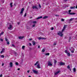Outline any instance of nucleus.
<instances>
[{
	"label": "nucleus",
	"instance_id": "nucleus-59",
	"mask_svg": "<svg viewBox=\"0 0 77 77\" xmlns=\"http://www.w3.org/2000/svg\"><path fill=\"white\" fill-rule=\"evenodd\" d=\"M69 6H66L65 7V8H66V7H68Z\"/></svg>",
	"mask_w": 77,
	"mask_h": 77
},
{
	"label": "nucleus",
	"instance_id": "nucleus-20",
	"mask_svg": "<svg viewBox=\"0 0 77 77\" xmlns=\"http://www.w3.org/2000/svg\"><path fill=\"white\" fill-rule=\"evenodd\" d=\"M35 43H36V42H35V41H32V44H33V45H35Z\"/></svg>",
	"mask_w": 77,
	"mask_h": 77
},
{
	"label": "nucleus",
	"instance_id": "nucleus-52",
	"mask_svg": "<svg viewBox=\"0 0 77 77\" xmlns=\"http://www.w3.org/2000/svg\"><path fill=\"white\" fill-rule=\"evenodd\" d=\"M32 38H31V39H29V41H32Z\"/></svg>",
	"mask_w": 77,
	"mask_h": 77
},
{
	"label": "nucleus",
	"instance_id": "nucleus-57",
	"mask_svg": "<svg viewBox=\"0 0 77 77\" xmlns=\"http://www.w3.org/2000/svg\"><path fill=\"white\" fill-rule=\"evenodd\" d=\"M75 8H76V9H77V5H76V6Z\"/></svg>",
	"mask_w": 77,
	"mask_h": 77
},
{
	"label": "nucleus",
	"instance_id": "nucleus-44",
	"mask_svg": "<svg viewBox=\"0 0 77 77\" xmlns=\"http://www.w3.org/2000/svg\"><path fill=\"white\" fill-rule=\"evenodd\" d=\"M35 26V25L34 24V25H32V27H34Z\"/></svg>",
	"mask_w": 77,
	"mask_h": 77
},
{
	"label": "nucleus",
	"instance_id": "nucleus-41",
	"mask_svg": "<svg viewBox=\"0 0 77 77\" xmlns=\"http://www.w3.org/2000/svg\"><path fill=\"white\" fill-rule=\"evenodd\" d=\"M15 65H18V62H16L15 63Z\"/></svg>",
	"mask_w": 77,
	"mask_h": 77
},
{
	"label": "nucleus",
	"instance_id": "nucleus-62",
	"mask_svg": "<svg viewBox=\"0 0 77 77\" xmlns=\"http://www.w3.org/2000/svg\"><path fill=\"white\" fill-rule=\"evenodd\" d=\"M73 51H74L75 49H74L73 48Z\"/></svg>",
	"mask_w": 77,
	"mask_h": 77
},
{
	"label": "nucleus",
	"instance_id": "nucleus-4",
	"mask_svg": "<svg viewBox=\"0 0 77 77\" xmlns=\"http://www.w3.org/2000/svg\"><path fill=\"white\" fill-rule=\"evenodd\" d=\"M57 34L59 35V36H60L61 37H62L63 36V34H62V32H61L59 31V32L57 33Z\"/></svg>",
	"mask_w": 77,
	"mask_h": 77
},
{
	"label": "nucleus",
	"instance_id": "nucleus-1",
	"mask_svg": "<svg viewBox=\"0 0 77 77\" xmlns=\"http://www.w3.org/2000/svg\"><path fill=\"white\" fill-rule=\"evenodd\" d=\"M65 52L66 53V54L68 56H71V54H70V52H69V51H68L67 50H66L65 51Z\"/></svg>",
	"mask_w": 77,
	"mask_h": 77
},
{
	"label": "nucleus",
	"instance_id": "nucleus-8",
	"mask_svg": "<svg viewBox=\"0 0 77 77\" xmlns=\"http://www.w3.org/2000/svg\"><path fill=\"white\" fill-rule=\"evenodd\" d=\"M65 63H63L62 62H61L60 63V66H62V65H65Z\"/></svg>",
	"mask_w": 77,
	"mask_h": 77
},
{
	"label": "nucleus",
	"instance_id": "nucleus-17",
	"mask_svg": "<svg viewBox=\"0 0 77 77\" xmlns=\"http://www.w3.org/2000/svg\"><path fill=\"white\" fill-rule=\"evenodd\" d=\"M12 4H13V3H12V2L10 4V5L11 6V8H12V6H13L12 5Z\"/></svg>",
	"mask_w": 77,
	"mask_h": 77
},
{
	"label": "nucleus",
	"instance_id": "nucleus-13",
	"mask_svg": "<svg viewBox=\"0 0 77 77\" xmlns=\"http://www.w3.org/2000/svg\"><path fill=\"white\" fill-rule=\"evenodd\" d=\"M10 67H12V66H13V64L12 63L10 62Z\"/></svg>",
	"mask_w": 77,
	"mask_h": 77
},
{
	"label": "nucleus",
	"instance_id": "nucleus-12",
	"mask_svg": "<svg viewBox=\"0 0 77 77\" xmlns=\"http://www.w3.org/2000/svg\"><path fill=\"white\" fill-rule=\"evenodd\" d=\"M5 48H3L2 49V51L0 52L1 54H2V53H3L4 52V51H5Z\"/></svg>",
	"mask_w": 77,
	"mask_h": 77
},
{
	"label": "nucleus",
	"instance_id": "nucleus-3",
	"mask_svg": "<svg viewBox=\"0 0 77 77\" xmlns=\"http://www.w3.org/2000/svg\"><path fill=\"white\" fill-rule=\"evenodd\" d=\"M71 12V10H70L69 11V13H68V14H69V15H75V13H70Z\"/></svg>",
	"mask_w": 77,
	"mask_h": 77
},
{
	"label": "nucleus",
	"instance_id": "nucleus-63",
	"mask_svg": "<svg viewBox=\"0 0 77 77\" xmlns=\"http://www.w3.org/2000/svg\"><path fill=\"white\" fill-rule=\"evenodd\" d=\"M56 16H58V15H56Z\"/></svg>",
	"mask_w": 77,
	"mask_h": 77
},
{
	"label": "nucleus",
	"instance_id": "nucleus-29",
	"mask_svg": "<svg viewBox=\"0 0 77 77\" xmlns=\"http://www.w3.org/2000/svg\"><path fill=\"white\" fill-rule=\"evenodd\" d=\"M32 23H33V24H36V21H34L32 22Z\"/></svg>",
	"mask_w": 77,
	"mask_h": 77
},
{
	"label": "nucleus",
	"instance_id": "nucleus-15",
	"mask_svg": "<svg viewBox=\"0 0 77 77\" xmlns=\"http://www.w3.org/2000/svg\"><path fill=\"white\" fill-rule=\"evenodd\" d=\"M42 18V17L40 16V17H38L36 19V20H38V19H40V18Z\"/></svg>",
	"mask_w": 77,
	"mask_h": 77
},
{
	"label": "nucleus",
	"instance_id": "nucleus-47",
	"mask_svg": "<svg viewBox=\"0 0 77 77\" xmlns=\"http://www.w3.org/2000/svg\"><path fill=\"white\" fill-rule=\"evenodd\" d=\"M29 45H30V46H31V45H32V44H31V43H29Z\"/></svg>",
	"mask_w": 77,
	"mask_h": 77
},
{
	"label": "nucleus",
	"instance_id": "nucleus-50",
	"mask_svg": "<svg viewBox=\"0 0 77 77\" xmlns=\"http://www.w3.org/2000/svg\"><path fill=\"white\" fill-rule=\"evenodd\" d=\"M29 72H30V71L29 70H28L27 71L28 73H29Z\"/></svg>",
	"mask_w": 77,
	"mask_h": 77
},
{
	"label": "nucleus",
	"instance_id": "nucleus-10",
	"mask_svg": "<svg viewBox=\"0 0 77 77\" xmlns=\"http://www.w3.org/2000/svg\"><path fill=\"white\" fill-rule=\"evenodd\" d=\"M24 11V8H22L21 10V11L20 12V14H23V11Z\"/></svg>",
	"mask_w": 77,
	"mask_h": 77
},
{
	"label": "nucleus",
	"instance_id": "nucleus-18",
	"mask_svg": "<svg viewBox=\"0 0 77 77\" xmlns=\"http://www.w3.org/2000/svg\"><path fill=\"white\" fill-rule=\"evenodd\" d=\"M37 66L38 68V69H39V68H41V67H40V66H39V64H38L37 65Z\"/></svg>",
	"mask_w": 77,
	"mask_h": 77
},
{
	"label": "nucleus",
	"instance_id": "nucleus-30",
	"mask_svg": "<svg viewBox=\"0 0 77 77\" xmlns=\"http://www.w3.org/2000/svg\"><path fill=\"white\" fill-rule=\"evenodd\" d=\"M65 21V19L62 18L61 19V21Z\"/></svg>",
	"mask_w": 77,
	"mask_h": 77
},
{
	"label": "nucleus",
	"instance_id": "nucleus-39",
	"mask_svg": "<svg viewBox=\"0 0 77 77\" xmlns=\"http://www.w3.org/2000/svg\"><path fill=\"white\" fill-rule=\"evenodd\" d=\"M71 52L72 53H74V51L72 50L71 51Z\"/></svg>",
	"mask_w": 77,
	"mask_h": 77
},
{
	"label": "nucleus",
	"instance_id": "nucleus-38",
	"mask_svg": "<svg viewBox=\"0 0 77 77\" xmlns=\"http://www.w3.org/2000/svg\"><path fill=\"white\" fill-rule=\"evenodd\" d=\"M64 30H65V29H63L61 31V32H62V33H63V31H64Z\"/></svg>",
	"mask_w": 77,
	"mask_h": 77
},
{
	"label": "nucleus",
	"instance_id": "nucleus-6",
	"mask_svg": "<svg viewBox=\"0 0 77 77\" xmlns=\"http://www.w3.org/2000/svg\"><path fill=\"white\" fill-rule=\"evenodd\" d=\"M38 39L40 40V39H46V38L44 37H39L38 38Z\"/></svg>",
	"mask_w": 77,
	"mask_h": 77
},
{
	"label": "nucleus",
	"instance_id": "nucleus-64",
	"mask_svg": "<svg viewBox=\"0 0 77 77\" xmlns=\"http://www.w3.org/2000/svg\"><path fill=\"white\" fill-rule=\"evenodd\" d=\"M69 50H70V51H71V49L70 48L69 49Z\"/></svg>",
	"mask_w": 77,
	"mask_h": 77
},
{
	"label": "nucleus",
	"instance_id": "nucleus-35",
	"mask_svg": "<svg viewBox=\"0 0 77 77\" xmlns=\"http://www.w3.org/2000/svg\"><path fill=\"white\" fill-rule=\"evenodd\" d=\"M42 52H45V49H43L42 51Z\"/></svg>",
	"mask_w": 77,
	"mask_h": 77
},
{
	"label": "nucleus",
	"instance_id": "nucleus-23",
	"mask_svg": "<svg viewBox=\"0 0 77 77\" xmlns=\"http://www.w3.org/2000/svg\"><path fill=\"white\" fill-rule=\"evenodd\" d=\"M45 55H46V56H49L50 55V53H46L45 54Z\"/></svg>",
	"mask_w": 77,
	"mask_h": 77
},
{
	"label": "nucleus",
	"instance_id": "nucleus-14",
	"mask_svg": "<svg viewBox=\"0 0 77 77\" xmlns=\"http://www.w3.org/2000/svg\"><path fill=\"white\" fill-rule=\"evenodd\" d=\"M24 37V36H20L19 37V39H23Z\"/></svg>",
	"mask_w": 77,
	"mask_h": 77
},
{
	"label": "nucleus",
	"instance_id": "nucleus-34",
	"mask_svg": "<svg viewBox=\"0 0 77 77\" xmlns=\"http://www.w3.org/2000/svg\"><path fill=\"white\" fill-rule=\"evenodd\" d=\"M67 68L68 69H69V68H70V67L69 66H67Z\"/></svg>",
	"mask_w": 77,
	"mask_h": 77
},
{
	"label": "nucleus",
	"instance_id": "nucleus-5",
	"mask_svg": "<svg viewBox=\"0 0 77 77\" xmlns=\"http://www.w3.org/2000/svg\"><path fill=\"white\" fill-rule=\"evenodd\" d=\"M32 8L33 9H38V8L36 5H34L32 6Z\"/></svg>",
	"mask_w": 77,
	"mask_h": 77
},
{
	"label": "nucleus",
	"instance_id": "nucleus-11",
	"mask_svg": "<svg viewBox=\"0 0 77 77\" xmlns=\"http://www.w3.org/2000/svg\"><path fill=\"white\" fill-rule=\"evenodd\" d=\"M59 72H60V70H59L57 72H55L54 73V75H57V74H59Z\"/></svg>",
	"mask_w": 77,
	"mask_h": 77
},
{
	"label": "nucleus",
	"instance_id": "nucleus-40",
	"mask_svg": "<svg viewBox=\"0 0 77 77\" xmlns=\"http://www.w3.org/2000/svg\"><path fill=\"white\" fill-rule=\"evenodd\" d=\"M2 3H4V2H5V0H2Z\"/></svg>",
	"mask_w": 77,
	"mask_h": 77
},
{
	"label": "nucleus",
	"instance_id": "nucleus-25",
	"mask_svg": "<svg viewBox=\"0 0 77 77\" xmlns=\"http://www.w3.org/2000/svg\"><path fill=\"white\" fill-rule=\"evenodd\" d=\"M73 72H75L76 71V69H75V68H74L73 69Z\"/></svg>",
	"mask_w": 77,
	"mask_h": 77
},
{
	"label": "nucleus",
	"instance_id": "nucleus-45",
	"mask_svg": "<svg viewBox=\"0 0 77 77\" xmlns=\"http://www.w3.org/2000/svg\"><path fill=\"white\" fill-rule=\"evenodd\" d=\"M39 7L40 8H41V5L39 4Z\"/></svg>",
	"mask_w": 77,
	"mask_h": 77
},
{
	"label": "nucleus",
	"instance_id": "nucleus-36",
	"mask_svg": "<svg viewBox=\"0 0 77 77\" xmlns=\"http://www.w3.org/2000/svg\"><path fill=\"white\" fill-rule=\"evenodd\" d=\"M14 53L15 55H16V54H17V52H15V51L14 52Z\"/></svg>",
	"mask_w": 77,
	"mask_h": 77
},
{
	"label": "nucleus",
	"instance_id": "nucleus-54",
	"mask_svg": "<svg viewBox=\"0 0 77 77\" xmlns=\"http://www.w3.org/2000/svg\"><path fill=\"white\" fill-rule=\"evenodd\" d=\"M17 24H18V25H19V24H20V22L17 23Z\"/></svg>",
	"mask_w": 77,
	"mask_h": 77
},
{
	"label": "nucleus",
	"instance_id": "nucleus-28",
	"mask_svg": "<svg viewBox=\"0 0 77 77\" xmlns=\"http://www.w3.org/2000/svg\"><path fill=\"white\" fill-rule=\"evenodd\" d=\"M24 48H25V46H23L22 47V49L24 50Z\"/></svg>",
	"mask_w": 77,
	"mask_h": 77
},
{
	"label": "nucleus",
	"instance_id": "nucleus-43",
	"mask_svg": "<svg viewBox=\"0 0 77 77\" xmlns=\"http://www.w3.org/2000/svg\"><path fill=\"white\" fill-rule=\"evenodd\" d=\"M4 33V32H2L0 34L2 35H3Z\"/></svg>",
	"mask_w": 77,
	"mask_h": 77
},
{
	"label": "nucleus",
	"instance_id": "nucleus-55",
	"mask_svg": "<svg viewBox=\"0 0 77 77\" xmlns=\"http://www.w3.org/2000/svg\"><path fill=\"white\" fill-rule=\"evenodd\" d=\"M71 39V37H69V40H70V39Z\"/></svg>",
	"mask_w": 77,
	"mask_h": 77
},
{
	"label": "nucleus",
	"instance_id": "nucleus-61",
	"mask_svg": "<svg viewBox=\"0 0 77 77\" xmlns=\"http://www.w3.org/2000/svg\"><path fill=\"white\" fill-rule=\"evenodd\" d=\"M30 18H32V17H30Z\"/></svg>",
	"mask_w": 77,
	"mask_h": 77
},
{
	"label": "nucleus",
	"instance_id": "nucleus-48",
	"mask_svg": "<svg viewBox=\"0 0 77 77\" xmlns=\"http://www.w3.org/2000/svg\"><path fill=\"white\" fill-rule=\"evenodd\" d=\"M51 29L52 30H53V29H54V28L52 27L51 28Z\"/></svg>",
	"mask_w": 77,
	"mask_h": 77
},
{
	"label": "nucleus",
	"instance_id": "nucleus-22",
	"mask_svg": "<svg viewBox=\"0 0 77 77\" xmlns=\"http://www.w3.org/2000/svg\"><path fill=\"white\" fill-rule=\"evenodd\" d=\"M54 65H55L56 64V63H57V61L54 60Z\"/></svg>",
	"mask_w": 77,
	"mask_h": 77
},
{
	"label": "nucleus",
	"instance_id": "nucleus-32",
	"mask_svg": "<svg viewBox=\"0 0 77 77\" xmlns=\"http://www.w3.org/2000/svg\"><path fill=\"white\" fill-rule=\"evenodd\" d=\"M1 57H2V58H4V57H5V56H4V55H2L1 56Z\"/></svg>",
	"mask_w": 77,
	"mask_h": 77
},
{
	"label": "nucleus",
	"instance_id": "nucleus-2",
	"mask_svg": "<svg viewBox=\"0 0 77 77\" xmlns=\"http://www.w3.org/2000/svg\"><path fill=\"white\" fill-rule=\"evenodd\" d=\"M48 66H52L53 65V63H51L50 61H48Z\"/></svg>",
	"mask_w": 77,
	"mask_h": 77
},
{
	"label": "nucleus",
	"instance_id": "nucleus-60",
	"mask_svg": "<svg viewBox=\"0 0 77 77\" xmlns=\"http://www.w3.org/2000/svg\"><path fill=\"white\" fill-rule=\"evenodd\" d=\"M28 77H31V76H29Z\"/></svg>",
	"mask_w": 77,
	"mask_h": 77
},
{
	"label": "nucleus",
	"instance_id": "nucleus-27",
	"mask_svg": "<svg viewBox=\"0 0 77 77\" xmlns=\"http://www.w3.org/2000/svg\"><path fill=\"white\" fill-rule=\"evenodd\" d=\"M7 45H9V44H10V43H9V42L8 41H7Z\"/></svg>",
	"mask_w": 77,
	"mask_h": 77
},
{
	"label": "nucleus",
	"instance_id": "nucleus-51",
	"mask_svg": "<svg viewBox=\"0 0 77 77\" xmlns=\"http://www.w3.org/2000/svg\"><path fill=\"white\" fill-rule=\"evenodd\" d=\"M2 77V74H1L0 75V77Z\"/></svg>",
	"mask_w": 77,
	"mask_h": 77
},
{
	"label": "nucleus",
	"instance_id": "nucleus-53",
	"mask_svg": "<svg viewBox=\"0 0 77 77\" xmlns=\"http://www.w3.org/2000/svg\"><path fill=\"white\" fill-rule=\"evenodd\" d=\"M69 71H71V69L69 68Z\"/></svg>",
	"mask_w": 77,
	"mask_h": 77
},
{
	"label": "nucleus",
	"instance_id": "nucleus-56",
	"mask_svg": "<svg viewBox=\"0 0 77 77\" xmlns=\"http://www.w3.org/2000/svg\"><path fill=\"white\" fill-rule=\"evenodd\" d=\"M4 65V63H3L2 64V66H3Z\"/></svg>",
	"mask_w": 77,
	"mask_h": 77
},
{
	"label": "nucleus",
	"instance_id": "nucleus-49",
	"mask_svg": "<svg viewBox=\"0 0 77 77\" xmlns=\"http://www.w3.org/2000/svg\"><path fill=\"white\" fill-rule=\"evenodd\" d=\"M38 48H40V46L39 45L38 46Z\"/></svg>",
	"mask_w": 77,
	"mask_h": 77
},
{
	"label": "nucleus",
	"instance_id": "nucleus-16",
	"mask_svg": "<svg viewBox=\"0 0 77 77\" xmlns=\"http://www.w3.org/2000/svg\"><path fill=\"white\" fill-rule=\"evenodd\" d=\"M67 26V25H64L63 26V29H64V30H65V29H66V27Z\"/></svg>",
	"mask_w": 77,
	"mask_h": 77
},
{
	"label": "nucleus",
	"instance_id": "nucleus-33",
	"mask_svg": "<svg viewBox=\"0 0 77 77\" xmlns=\"http://www.w3.org/2000/svg\"><path fill=\"white\" fill-rule=\"evenodd\" d=\"M5 40L6 41H8V38H6V37L5 38Z\"/></svg>",
	"mask_w": 77,
	"mask_h": 77
},
{
	"label": "nucleus",
	"instance_id": "nucleus-31",
	"mask_svg": "<svg viewBox=\"0 0 77 77\" xmlns=\"http://www.w3.org/2000/svg\"><path fill=\"white\" fill-rule=\"evenodd\" d=\"M11 47H15V46L14 44L12 45Z\"/></svg>",
	"mask_w": 77,
	"mask_h": 77
},
{
	"label": "nucleus",
	"instance_id": "nucleus-46",
	"mask_svg": "<svg viewBox=\"0 0 77 77\" xmlns=\"http://www.w3.org/2000/svg\"><path fill=\"white\" fill-rule=\"evenodd\" d=\"M56 45V43H55L53 44V45Z\"/></svg>",
	"mask_w": 77,
	"mask_h": 77
},
{
	"label": "nucleus",
	"instance_id": "nucleus-42",
	"mask_svg": "<svg viewBox=\"0 0 77 77\" xmlns=\"http://www.w3.org/2000/svg\"><path fill=\"white\" fill-rule=\"evenodd\" d=\"M26 15H27V14H26V13L25 14V15H24V17H26Z\"/></svg>",
	"mask_w": 77,
	"mask_h": 77
},
{
	"label": "nucleus",
	"instance_id": "nucleus-26",
	"mask_svg": "<svg viewBox=\"0 0 77 77\" xmlns=\"http://www.w3.org/2000/svg\"><path fill=\"white\" fill-rule=\"evenodd\" d=\"M75 7H70V9H74Z\"/></svg>",
	"mask_w": 77,
	"mask_h": 77
},
{
	"label": "nucleus",
	"instance_id": "nucleus-7",
	"mask_svg": "<svg viewBox=\"0 0 77 77\" xmlns=\"http://www.w3.org/2000/svg\"><path fill=\"white\" fill-rule=\"evenodd\" d=\"M32 71L34 73H35V74H38V71L35 70H34V69H32Z\"/></svg>",
	"mask_w": 77,
	"mask_h": 77
},
{
	"label": "nucleus",
	"instance_id": "nucleus-24",
	"mask_svg": "<svg viewBox=\"0 0 77 77\" xmlns=\"http://www.w3.org/2000/svg\"><path fill=\"white\" fill-rule=\"evenodd\" d=\"M38 61H37L34 64V66H36V65H37V64H38Z\"/></svg>",
	"mask_w": 77,
	"mask_h": 77
},
{
	"label": "nucleus",
	"instance_id": "nucleus-9",
	"mask_svg": "<svg viewBox=\"0 0 77 77\" xmlns=\"http://www.w3.org/2000/svg\"><path fill=\"white\" fill-rule=\"evenodd\" d=\"M12 27V25L10 24L9 25V27H8V29L9 30H11V28Z\"/></svg>",
	"mask_w": 77,
	"mask_h": 77
},
{
	"label": "nucleus",
	"instance_id": "nucleus-58",
	"mask_svg": "<svg viewBox=\"0 0 77 77\" xmlns=\"http://www.w3.org/2000/svg\"><path fill=\"white\" fill-rule=\"evenodd\" d=\"M20 69L18 68V69H17V70H20Z\"/></svg>",
	"mask_w": 77,
	"mask_h": 77
},
{
	"label": "nucleus",
	"instance_id": "nucleus-37",
	"mask_svg": "<svg viewBox=\"0 0 77 77\" xmlns=\"http://www.w3.org/2000/svg\"><path fill=\"white\" fill-rule=\"evenodd\" d=\"M0 41H2V42H3V39L2 38H0Z\"/></svg>",
	"mask_w": 77,
	"mask_h": 77
},
{
	"label": "nucleus",
	"instance_id": "nucleus-21",
	"mask_svg": "<svg viewBox=\"0 0 77 77\" xmlns=\"http://www.w3.org/2000/svg\"><path fill=\"white\" fill-rule=\"evenodd\" d=\"M74 18H71L69 19V21H73V20H74Z\"/></svg>",
	"mask_w": 77,
	"mask_h": 77
},
{
	"label": "nucleus",
	"instance_id": "nucleus-19",
	"mask_svg": "<svg viewBox=\"0 0 77 77\" xmlns=\"http://www.w3.org/2000/svg\"><path fill=\"white\" fill-rule=\"evenodd\" d=\"M48 18V16H45L43 18V19H46V18Z\"/></svg>",
	"mask_w": 77,
	"mask_h": 77
}]
</instances>
